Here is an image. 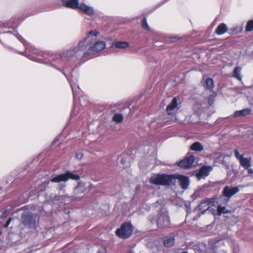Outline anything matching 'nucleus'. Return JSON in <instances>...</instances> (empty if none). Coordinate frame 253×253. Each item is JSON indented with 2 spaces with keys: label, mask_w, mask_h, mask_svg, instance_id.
<instances>
[{
  "label": "nucleus",
  "mask_w": 253,
  "mask_h": 253,
  "mask_svg": "<svg viewBox=\"0 0 253 253\" xmlns=\"http://www.w3.org/2000/svg\"><path fill=\"white\" fill-rule=\"evenodd\" d=\"M177 179L179 181L183 189H187L189 185V179L187 176L178 174L173 175L158 174L152 176L150 180L151 183L156 185H169L172 180Z\"/></svg>",
  "instance_id": "obj_1"
},
{
  "label": "nucleus",
  "mask_w": 253,
  "mask_h": 253,
  "mask_svg": "<svg viewBox=\"0 0 253 253\" xmlns=\"http://www.w3.org/2000/svg\"><path fill=\"white\" fill-rule=\"evenodd\" d=\"M87 46L86 39H84L79 42L74 48L68 50L65 53H63L62 56L60 54H58V56L62 58L75 56L79 59L86 60L91 58L90 50L89 48L87 49Z\"/></svg>",
  "instance_id": "obj_2"
},
{
  "label": "nucleus",
  "mask_w": 253,
  "mask_h": 253,
  "mask_svg": "<svg viewBox=\"0 0 253 253\" xmlns=\"http://www.w3.org/2000/svg\"><path fill=\"white\" fill-rule=\"evenodd\" d=\"M36 213L26 211L22 213L20 226L22 225L27 226L29 228H34L36 227Z\"/></svg>",
  "instance_id": "obj_3"
},
{
  "label": "nucleus",
  "mask_w": 253,
  "mask_h": 253,
  "mask_svg": "<svg viewBox=\"0 0 253 253\" xmlns=\"http://www.w3.org/2000/svg\"><path fill=\"white\" fill-rule=\"evenodd\" d=\"M133 228L131 223L125 222L116 231V235L121 238L126 239L132 234Z\"/></svg>",
  "instance_id": "obj_4"
},
{
  "label": "nucleus",
  "mask_w": 253,
  "mask_h": 253,
  "mask_svg": "<svg viewBox=\"0 0 253 253\" xmlns=\"http://www.w3.org/2000/svg\"><path fill=\"white\" fill-rule=\"evenodd\" d=\"M239 191V188L238 187H231L229 186H226L223 191L222 194L223 196L219 197L220 201L223 200V203L225 205L226 204L230 198L235 195Z\"/></svg>",
  "instance_id": "obj_5"
},
{
  "label": "nucleus",
  "mask_w": 253,
  "mask_h": 253,
  "mask_svg": "<svg viewBox=\"0 0 253 253\" xmlns=\"http://www.w3.org/2000/svg\"><path fill=\"white\" fill-rule=\"evenodd\" d=\"M80 178L79 175L74 174L73 172L67 171L65 173L58 175L51 179L52 182H66L70 179L78 180Z\"/></svg>",
  "instance_id": "obj_6"
},
{
  "label": "nucleus",
  "mask_w": 253,
  "mask_h": 253,
  "mask_svg": "<svg viewBox=\"0 0 253 253\" xmlns=\"http://www.w3.org/2000/svg\"><path fill=\"white\" fill-rule=\"evenodd\" d=\"M106 47V43L104 41H98L95 42L92 46L89 47L91 58L93 54L98 53L104 49Z\"/></svg>",
  "instance_id": "obj_7"
},
{
  "label": "nucleus",
  "mask_w": 253,
  "mask_h": 253,
  "mask_svg": "<svg viewBox=\"0 0 253 253\" xmlns=\"http://www.w3.org/2000/svg\"><path fill=\"white\" fill-rule=\"evenodd\" d=\"M159 227H163L169 225V217L167 211H162L159 215L157 220Z\"/></svg>",
  "instance_id": "obj_8"
},
{
  "label": "nucleus",
  "mask_w": 253,
  "mask_h": 253,
  "mask_svg": "<svg viewBox=\"0 0 253 253\" xmlns=\"http://www.w3.org/2000/svg\"><path fill=\"white\" fill-rule=\"evenodd\" d=\"M195 161V157L193 156H190L182 161H180L178 164V166L180 168H190L193 166V164Z\"/></svg>",
  "instance_id": "obj_9"
},
{
  "label": "nucleus",
  "mask_w": 253,
  "mask_h": 253,
  "mask_svg": "<svg viewBox=\"0 0 253 253\" xmlns=\"http://www.w3.org/2000/svg\"><path fill=\"white\" fill-rule=\"evenodd\" d=\"M129 46V44L127 42L125 41H115L112 43L111 47L113 49H126Z\"/></svg>",
  "instance_id": "obj_10"
},
{
  "label": "nucleus",
  "mask_w": 253,
  "mask_h": 253,
  "mask_svg": "<svg viewBox=\"0 0 253 253\" xmlns=\"http://www.w3.org/2000/svg\"><path fill=\"white\" fill-rule=\"evenodd\" d=\"M212 169V168L211 166H203L202 167L200 170L199 172L197 173V176L198 177V178L200 179V178L202 177H205L207 176L210 172L211 171Z\"/></svg>",
  "instance_id": "obj_11"
},
{
  "label": "nucleus",
  "mask_w": 253,
  "mask_h": 253,
  "mask_svg": "<svg viewBox=\"0 0 253 253\" xmlns=\"http://www.w3.org/2000/svg\"><path fill=\"white\" fill-rule=\"evenodd\" d=\"M177 100L176 98L174 97L167 106L166 111L169 115H172L175 112L177 109Z\"/></svg>",
  "instance_id": "obj_12"
},
{
  "label": "nucleus",
  "mask_w": 253,
  "mask_h": 253,
  "mask_svg": "<svg viewBox=\"0 0 253 253\" xmlns=\"http://www.w3.org/2000/svg\"><path fill=\"white\" fill-rule=\"evenodd\" d=\"M78 8L83 12L89 15H92L94 14L93 7L84 3H81Z\"/></svg>",
  "instance_id": "obj_13"
},
{
  "label": "nucleus",
  "mask_w": 253,
  "mask_h": 253,
  "mask_svg": "<svg viewBox=\"0 0 253 253\" xmlns=\"http://www.w3.org/2000/svg\"><path fill=\"white\" fill-rule=\"evenodd\" d=\"M63 4L66 7L78 8L79 6L78 0H62Z\"/></svg>",
  "instance_id": "obj_14"
},
{
  "label": "nucleus",
  "mask_w": 253,
  "mask_h": 253,
  "mask_svg": "<svg viewBox=\"0 0 253 253\" xmlns=\"http://www.w3.org/2000/svg\"><path fill=\"white\" fill-rule=\"evenodd\" d=\"M216 198L215 197H213L211 198L210 199H206L202 201L201 203L199 205V209H202L204 207V205L206 204L207 206H209V205H213L216 200Z\"/></svg>",
  "instance_id": "obj_15"
},
{
  "label": "nucleus",
  "mask_w": 253,
  "mask_h": 253,
  "mask_svg": "<svg viewBox=\"0 0 253 253\" xmlns=\"http://www.w3.org/2000/svg\"><path fill=\"white\" fill-rule=\"evenodd\" d=\"M217 203H219V205L218 206L217 210L219 215H221L222 213H227L230 212V211L227 210L225 206H222L221 204H223V200L220 201L219 198L217 201Z\"/></svg>",
  "instance_id": "obj_16"
},
{
  "label": "nucleus",
  "mask_w": 253,
  "mask_h": 253,
  "mask_svg": "<svg viewBox=\"0 0 253 253\" xmlns=\"http://www.w3.org/2000/svg\"><path fill=\"white\" fill-rule=\"evenodd\" d=\"M227 31V27L224 23L220 24L216 29V33L217 35H222L226 33Z\"/></svg>",
  "instance_id": "obj_17"
},
{
  "label": "nucleus",
  "mask_w": 253,
  "mask_h": 253,
  "mask_svg": "<svg viewBox=\"0 0 253 253\" xmlns=\"http://www.w3.org/2000/svg\"><path fill=\"white\" fill-rule=\"evenodd\" d=\"M241 70L242 68L241 67H236L234 70L232 77L239 81H241L242 78V77L241 75Z\"/></svg>",
  "instance_id": "obj_18"
},
{
  "label": "nucleus",
  "mask_w": 253,
  "mask_h": 253,
  "mask_svg": "<svg viewBox=\"0 0 253 253\" xmlns=\"http://www.w3.org/2000/svg\"><path fill=\"white\" fill-rule=\"evenodd\" d=\"M239 162L240 165L245 169H248L251 166L250 160L248 158H246L243 157L242 158H241Z\"/></svg>",
  "instance_id": "obj_19"
},
{
  "label": "nucleus",
  "mask_w": 253,
  "mask_h": 253,
  "mask_svg": "<svg viewBox=\"0 0 253 253\" xmlns=\"http://www.w3.org/2000/svg\"><path fill=\"white\" fill-rule=\"evenodd\" d=\"M251 113V110L248 109H245L240 111H236L234 114V116L235 117L239 116H245L249 115Z\"/></svg>",
  "instance_id": "obj_20"
},
{
  "label": "nucleus",
  "mask_w": 253,
  "mask_h": 253,
  "mask_svg": "<svg viewBox=\"0 0 253 253\" xmlns=\"http://www.w3.org/2000/svg\"><path fill=\"white\" fill-rule=\"evenodd\" d=\"M174 240L173 237H166L165 238L164 240V244L166 247H171L174 244Z\"/></svg>",
  "instance_id": "obj_21"
},
{
  "label": "nucleus",
  "mask_w": 253,
  "mask_h": 253,
  "mask_svg": "<svg viewBox=\"0 0 253 253\" xmlns=\"http://www.w3.org/2000/svg\"><path fill=\"white\" fill-rule=\"evenodd\" d=\"M191 149L196 151H202L204 149L203 145L199 142H194L191 146Z\"/></svg>",
  "instance_id": "obj_22"
},
{
  "label": "nucleus",
  "mask_w": 253,
  "mask_h": 253,
  "mask_svg": "<svg viewBox=\"0 0 253 253\" xmlns=\"http://www.w3.org/2000/svg\"><path fill=\"white\" fill-rule=\"evenodd\" d=\"M206 87L208 89H212L214 87V83L211 78H207L205 81Z\"/></svg>",
  "instance_id": "obj_23"
},
{
  "label": "nucleus",
  "mask_w": 253,
  "mask_h": 253,
  "mask_svg": "<svg viewBox=\"0 0 253 253\" xmlns=\"http://www.w3.org/2000/svg\"><path fill=\"white\" fill-rule=\"evenodd\" d=\"M123 119L124 117L122 114H115L112 118V120L116 123H120L123 121Z\"/></svg>",
  "instance_id": "obj_24"
},
{
  "label": "nucleus",
  "mask_w": 253,
  "mask_h": 253,
  "mask_svg": "<svg viewBox=\"0 0 253 253\" xmlns=\"http://www.w3.org/2000/svg\"><path fill=\"white\" fill-rule=\"evenodd\" d=\"M246 30L247 31L250 32L253 30V21H249L246 25Z\"/></svg>",
  "instance_id": "obj_25"
},
{
  "label": "nucleus",
  "mask_w": 253,
  "mask_h": 253,
  "mask_svg": "<svg viewBox=\"0 0 253 253\" xmlns=\"http://www.w3.org/2000/svg\"><path fill=\"white\" fill-rule=\"evenodd\" d=\"M141 25H142V27H143V29H144L146 30H148V31L150 30L149 27L147 23L146 19L145 18H143V19L142 21Z\"/></svg>",
  "instance_id": "obj_26"
},
{
  "label": "nucleus",
  "mask_w": 253,
  "mask_h": 253,
  "mask_svg": "<svg viewBox=\"0 0 253 253\" xmlns=\"http://www.w3.org/2000/svg\"><path fill=\"white\" fill-rule=\"evenodd\" d=\"M234 155L236 158L240 161L243 157V155H240L237 150H234Z\"/></svg>",
  "instance_id": "obj_27"
},
{
  "label": "nucleus",
  "mask_w": 253,
  "mask_h": 253,
  "mask_svg": "<svg viewBox=\"0 0 253 253\" xmlns=\"http://www.w3.org/2000/svg\"><path fill=\"white\" fill-rule=\"evenodd\" d=\"M89 35L91 36L97 37L99 35V32L96 30L90 31Z\"/></svg>",
  "instance_id": "obj_28"
},
{
  "label": "nucleus",
  "mask_w": 253,
  "mask_h": 253,
  "mask_svg": "<svg viewBox=\"0 0 253 253\" xmlns=\"http://www.w3.org/2000/svg\"><path fill=\"white\" fill-rule=\"evenodd\" d=\"M83 157V153L82 152H79L77 153L76 157L78 159H81Z\"/></svg>",
  "instance_id": "obj_29"
},
{
  "label": "nucleus",
  "mask_w": 253,
  "mask_h": 253,
  "mask_svg": "<svg viewBox=\"0 0 253 253\" xmlns=\"http://www.w3.org/2000/svg\"><path fill=\"white\" fill-rule=\"evenodd\" d=\"M98 253H106V249L104 248L100 249L98 251Z\"/></svg>",
  "instance_id": "obj_30"
},
{
  "label": "nucleus",
  "mask_w": 253,
  "mask_h": 253,
  "mask_svg": "<svg viewBox=\"0 0 253 253\" xmlns=\"http://www.w3.org/2000/svg\"><path fill=\"white\" fill-rule=\"evenodd\" d=\"M11 220V218H9L8 220L7 221L6 224L4 225V227H7L8 225L9 224L10 221Z\"/></svg>",
  "instance_id": "obj_31"
},
{
  "label": "nucleus",
  "mask_w": 253,
  "mask_h": 253,
  "mask_svg": "<svg viewBox=\"0 0 253 253\" xmlns=\"http://www.w3.org/2000/svg\"><path fill=\"white\" fill-rule=\"evenodd\" d=\"M209 208H210V207L209 206H207L206 204H205V205H204V207H203L202 210L204 211H205L208 210ZM201 210H202V209H201Z\"/></svg>",
  "instance_id": "obj_32"
},
{
  "label": "nucleus",
  "mask_w": 253,
  "mask_h": 253,
  "mask_svg": "<svg viewBox=\"0 0 253 253\" xmlns=\"http://www.w3.org/2000/svg\"><path fill=\"white\" fill-rule=\"evenodd\" d=\"M16 37H17V38L19 41H20L21 42H23V39L22 37L20 35H19L17 34V35H16Z\"/></svg>",
  "instance_id": "obj_33"
},
{
  "label": "nucleus",
  "mask_w": 253,
  "mask_h": 253,
  "mask_svg": "<svg viewBox=\"0 0 253 253\" xmlns=\"http://www.w3.org/2000/svg\"><path fill=\"white\" fill-rule=\"evenodd\" d=\"M70 84H71V87L72 88V90H73V94H74V95L75 96V91H74V85L73 84L72 82H70Z\"/></svg>",
  "instance_id": "obj_34"
},
{
  "label": "nucleus",
  "mask_w": 253,
  "mask_h": 253,
  "mask_svg": "<svg viewBox=\"0 0 253 253\" xmlns=\"http://www.w3.org/2000/svg\"><path fill=\"white\" fill-rule=\"evenodd\" d=\"M120 162L123 165H125L126 164V161L123 158H121Z\"/></svg>",
  "instance_id": "obj_35"
},
{
  "label": "nucleus",
  "mask_w": 253,
  "mask_h": 253,
  "mask_svg": "<svg viewBox=\"0 0 253 253\" xmlns=\"http://www.w3.org/2000/svg\"><path fill=\"white\" fill-rule=\"evenodd\" d=\"M248 172H249V173H251V174L253 173V169H248Z\"/></svg>",
  "instance_id": "obj_36"
},
{
  "label": "nucleus",
  "mask_w": 253,
  "mask_h": 253,
  "mask_svg": "<svg viewBox=\"0 0 253 253\" xmlns=\"http://www.w3.org/2000/svg\"><path fill=\"white\" fill-rule=\"evenodd\" d=\"M79 186L77 187H76V190H78V189H79Z\"/></svg>",
  "instance_id": "obj_37"
}]
</instances>
